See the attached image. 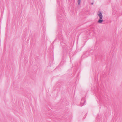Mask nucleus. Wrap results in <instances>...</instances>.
<instances>
[{
  "label": "nucleus",
  "instance_id": "1",
  "mask_svg": "<svg viewBox=\"0 0 122 122\" xmlns=\"http://www.w3.org/2000/svg\"><path fill=\"white\" fill-rule=\"evenodd\" d=\"M60 0H57L58 4L59 7L58 9V13L57 16V19L58 24V38L59 39L61 40L63 38V36L62 35V25L64 23L63 18L64 15L65 11L63 7L62 2L61 1V5H60Z\"/></svg>",
  "mask_w": 122,
  "mask_h": 122
},
{
  "label": "nucleus",
  "instance_id": "2",
  "mask_svg": "<svg viewBox=\"0 0 122 122\" xmlns=\"http://www.w3.org/2000/svg\"><path fill=\"white\" fill-rule=\"evenodd\" d=\"M62 46L63 51L66 53H68L70 52L71 50L69 46H67L66 44L63 43L62 42H61L60 43Z\"/></svg>",
  "mask_w": 122,
  "mask_h": 122
},
{
  "label": "nucleus",
  "instance_id": "4",
  "mask_svg": "<svg viewBox=\"0 0 122 122\" xmlns=\"http://www.w3.org/2000/svg\"><path fill=\"white\" fill-rule=\"evenodd\" d=\"M81 107L85 105L86 100L84 97L82 98L81 101Z\"/></svg>",
  "mask_w": 122,
  "mask_h": 122
},
{
  "label": "nucleus",
  "instance_id": "3",
  "mask_svg": "<svg viewBox=\"0 0 122 122\" xmlns=\"http://www.w3.org/2000/svg\"><path fill=\"white\" fill-rule=\"evenodd\" d=\"M98 15L99 18L98 21V22L99 23H101L103 21L102 19L103 17L102 15L101 12H100L98 14Z\"/></svg>",
  "mask_w": 122,
  "mask_h": 122
},
{
  "label": "nucleus",
  "instance_id": "6",
  "mask_svg": "<svg viewBox=\"0 0 122 122\" xmlns=\"http://www.w3.org/2000/svg\"><path fill=\"white\" fill-rule=\"evenodd\" d=\"M56 40V39H55L54 40V41L53 42V43Z\"/></svg>",
  "mask_w": 122,
  "mask_h": 122
},
{
  "label": "nucleus",
  "instance_id": "9",
  "mask_svg": "<svg viewBox=\"0 0 122 122\" xmlns=\"http://www.w3.org/2000/svg\"><path fill=\"white\" fill-rule=\"evenodd\" d=\"M62 63V62L61 63V64Z\"/></svg>",
  "mask_w": 122,
  "mask_h": 122
},
{
  "label": "nucleus",
  "instance_id": "5",
  "mask_svg": "<svg viewBox=\"0 0 122 122\" xmlns=\"http://www.w3.org/2000/svg\"><path fill=\"white\" fill-rule=\"evenodd\" d=\"M81 2V0H78V5L80 4Z\"/></svg>",
  "mask_w": 122,
  "mask_h": 122
},
{
  "label": "nucleus",
  "instance_id": "8",
  "mask_svg": "<svg viewBox=\"0 0 122 122\" xmlns=\"http://www.w3.org/2000/svg\"><path fill=\"white\" fill-rule=\"evenodd\" d=\"M93 4V3H92V4Z\"/></svg>",
  "mask_w": 122,
  "mask_h": 122
},
{
  "label": "nucleus",
  "instance_id": "7",
  "mask_svg": "<svg viewBox=\"0 0 122 122\" xmlns=\"http://www.w3.org/2000/svg\"><path fill=\"white\" fill-rule=\"evenodd\" d=\"M84 56V55L83 54V55H82V57H83V56Z\"/></svg>",
  "mask_w": 122,
  "mask_h": 122
}]
</instances>
